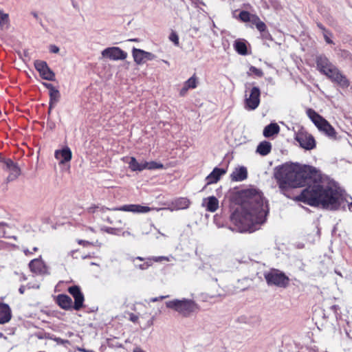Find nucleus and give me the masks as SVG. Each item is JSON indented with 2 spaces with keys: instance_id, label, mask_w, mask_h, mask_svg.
Here are the masks:
<instances>
[{
  "instance_id": "obj_22",
  "label": "nucleus",
  "mask_w": 352,
  "mask_h": 352,
  "mask_svg": "<svg viewBox=\"0 0 352 352\" xmlns=\"http://www.w3.org/2000/svg\"><path fill=\"white\" fill-rule=\"evenodd\" d=\"M56 302L58 305L65 310L73 309V302L72 298L67 294H58L56 296Z\"/></svg>"
},
{
  "instance_id": "obj_59",
  "label": "nucleus",
  "mask_w": 352,
  "mask_h": 352,
  "mask_svg": "<svg viewBox=\"0 0 352 352\" xmlns=\"http://www.w3.org/2000/svg\"><path fill=\"white\" fill-rule=\"evenodd\" d=\"M298 248H303V245H298Z\"/></svg>"
},
{
  "instance_id": "obj_37",
  "label": "nucleus",
  "mask_w": 352,
  "mask_h": 352,
  "mask_svg": "<svg viewBox=\"0 0 352 352\" xmlns=\"http://www.w3.org/2000/svg\"><path fill=\"white\" fill-rule=\"evenodd\" d=\"M45 338L54 340V342H56L58 344H65L69 342V341L67 340H63V339H62L60 338H58V337H56V336H50V334H48L47 336H45Z\"/></svg>"
},
{
  "instance_id": "obj_41",
  "label": "nucleus",
  "mask_w": 352,
  "mask_h": 352,
  "mask_svg": "<svg viewBox=\"0 0 352 352\" xmlns=\"http://www.w3.org/2000/svg\"><path fill=\"white\" fill-rule=\"evenodd\" d=\"M190 89V87H187L186 84L184 82L183 87L180 89L179 95L181 96H184L187 94L188 89Z\"/></svg>"
},
{
  "instance_id": "obj_63",
  "label": "nucleus",
  "mask_w": 352,
  "mask_h": 352,
  "mask_svg": "<svg viewBox=\"0 0 352 352\" xmlns=\"http://www.w3.org/2000/svg\"><path fill=\"white\" fill-rule=\"evenodd\" d=\"M79 242L82 243V242H85V241H80Z\"/></svg>"
},
{
  "instance_id": "obj_61",
  "label": "nucleus",
  "mask_w": 352,
  "mask_h": 352,
  "mask_svg": "<svg viewBox=\"0 0 352 352\" xmlns=\"http://www.w3.org/2000/svg\"><path fill=\"white\" fill-rule=\"evenodd\" d=\"M87 257V256H82L83 258H86Z\"/></svg>"
},
{
  "instance_id": "obj_8",
  "label": "nucleus",
  "mask_w": 352,
  "mask_h": 352,
  "mask_svg": "<svg viewBox=\"0 0 352 352\" xmlns=\"http://www.w3.org/2000/svg\"><path fill=\"white\" fill-rule=\"evenodd\" d=\"M261 91L257 87L247 89L245 93V109L248 111L256 109L260 104Z\"/></svg>"
},
{
  "instance_id": "obj_31",
  "label": "nucleus",
  "mask_w": 352,
  "mask_h": 352,
  "mask_svg": "<svg viewBox=\"0 0 352 352\" xmlns=\"http://www.w3.org/2000/svg\"><path fill=\"white\" fill-rule=\"evenodd\" d=\"M7 229H10L8 224L5 222H0V235L5 239H13L14 240H16L17 239L16 236L7 233Z\"/></svg>"
},
{
  "instance_id": "obj_19",
  "label": "nucleus",
  "mask_w": 352,
  "mask_h": 352,
  "mask_svg": "<svg viewBox=\"0 0 352 352\" xmlns=\"http://www.w3.org/2000/svg\"><path fill=\"white\" fill-rule=\"evenodd\" d=\"M316 68L322 74L324 75L325 73L333 65L330 60L324 55H319L316 58Z\"/></svg>"
},
{
  "instance_id": "obj_48",
  "label": "nucleus",
  "mask_w": 352,
  "mask_h": 352,
  "mask_svg": "<svg viewBox=\"0 0 352 352\" xmlns=\"http://www.w3.org/2000/svg\"><path fill=\"white\" fill-rule=\"evenodd\" d=\"M27 287L28 289H31V288H36V289H38L39 288V285H32L31 283H28L27 285Z\"/></svg>"
},
{
  "instance_id": "obj_25",
  "label": "nucleus",
  "mask_w": 352,
  "mask_h": 352,
  "mask_svg": "<svg viewBox=\"0 0 352 352\" xmlns=\"http://www.w3.org/2000/svg\"><path fill=\"white\" fill-rule=\"evenodd\" d=\"M152 261L155 262H160L162 261H169V259L166 256H153L152 258H146V261L143 263L138 264L135 263L134 265L135 267L139 268L140 270H144L152 265Z\"/></svg>"
},
{
  "instance_id": "obj_34",
  "label": "nucleus",
  "mask_w": 352,
  "mask_h": 352,
  "mask_svg": "<svg viewBox=\"0 0 352 352\" xmlns=\"http://www.w3.org/2000/svg\"><path fill=\"white\" fill-rule=\"evenodd\" d=\"M185 83L186 86L190 87V89H195L198 84V78L195 74L191 76L189 79H188Z\"/></svg>"
},
{
  "instance_id": "obj_28",
  "label": "nucleus",
  "mask_w": 352,
  "mask_h": 352,
  "mask_svg": "<svg viewBox=\"0 0 352 352\" xmlns=\"http://www.w3.org/2000/svg\"><path fill=\"white\" fill-rule=\"evenodd\" d=\"M272 150V144L267 141L261 142L256 148V153L262 156H265L270 153Z\"/></svg>"
},
{
  "instance_id": "obj_17",
  "label": "nucleus",
  "mask_w": 352,
  "mask_h": 352,
  "mask_svg": "<svg viewBox=\"0 0 352 352\" xmlns=\"http://www.w3.org/2000/svg\"><path fill=\"white\" fill-rule=\"evenodd\" d=\"M30 270L39 275L49 274L47 267L45 263L41 260V257L32 260L29 263Z\"/></svg>"
},
{
  "instance_id": "obj_36",
  "label": "nucleus",
  "mask_w": 352,
  "mask_h": 352,
  "mask_svg": "<svg viewBox=\"0 0 352 352\" xmlns=\"http://www.w3.org/2000/svg\"><path fill=\"white\" fill-rule=\"evenodd\" d=\"M116 216V214H111L110 216H107L105 220L110 223L121 224V220L118 219Z\"/></svg>"
},
{
  "instance_id": "obj_29",
  "label": "nucleus",
  "mask_w": 352,
  "mask_h": 352,
  "mask_svg": "<svg viewBox=\"0 0 352 352\" xmlns=\"http://www.w3.org/2000/svg\"><path fill=\"white\" fill-rule=\"evenodd\" d=\"M279 131V126L276 123H271L264 128L263 135L267 138L271 137L278 133Z\"/></svg>"
},
{
  "instance_id": "obj_26",
  "label": "nucleus",
  "mask_w": 352,
  "mask_h": 352,
  "mask_svg": "<svg viewBox=\"0 0 352 352\" xmlns=\"http://www.w3.org/2000/svg\"><path fill=\"white\" fill-rule=\"evenodd\" d=\"M11 318L10 307L6 304H0V324L8 322Z\"/></svg>"
},
{
  "instance_id": "obj_24",
  "label": "nucleus",
  "mask_w": 352,
  "mask_h": 352,
  "mask_svg": "<svg viewBox=\"0 0 352 352\" xmlns=\"http://www.w3.org/2000/svg\"><path fill=\"white\" fill-rule=\"evenodd\" d=\"M247 177V168L243 166L235 168L230 175L231 179L235 182L243 181Z\"/></svg>"
},
{
  "instance_id": "obj_23",
  "label": "nucleus",
  "mask_w": 352,
  "mask_h": 352,
  "mask_svg": "<svg viewBox=\"0 0 352 352\" xmlns=\"http://www.w3.org/2000/svg\"><path fill=\"white\" fill-rule=\"evenodd\" d=\"M202 205L207 211L214 212L219 208V201L214 196H210L204 199Z\"/></svg>"
},
{
  "instance_id": "obj_30",
  "label": "nucleus",
  "mask_w": 352,
  "mask_h": 352,
  "mask_svg": "<svg viewBox=\"0 0 352 352\" xmlns=\"http://www.w3.org/2000/svg\"><path fill=\"white\" fill-rule=\"evenodd\" d=\"M129 167L132 171H142L145 169L144 162L139 163L134 157H131L128 162Z\"/></svg>"
},
{
  "instance_id": "obj_62",
  "label": "nucleus",
  "mask_w": 352,
  "mask_h": 352,
  "mask_svg": "<svg viewBox=\"0 0 352 352\" xmlns=\"http://www.w3.org/2000/svg\"><path fill=\"white\" fill-rule=\"evenodd\" d=\"M0 336H1V337H2V336H3V333H0Z\"/></svg>"
},
{
  "instance_id": "obj_57",
  "label": "nucleus",
  "mask_w": 352,
  "mask_h": 352,
  "mask_svg": "<svg viewBox=\"0 0 352 352\" xmlns=\"http://www.w3.org/2000/svg\"><path fill=\"white\" fill-rule=\"evenodd\" d=\"M37 250H38V248H37L36 247H33V248H32V250H33L34 252L37 251Z\"/></svg>"
},
{
  "instance_id": "obj_32",
  "label": "nucleus",
  "mask_w": 352,
  "mask_h": 352,
  "mask_svg": "<svg viewBox=\"0 0 352 352\" xmlns=\"http://www.w3.org/2000/svg\"><path fill=\"white\" fill-rule=\"evenodd\" d=\"M50 107L51 109L52 105H54L58 101V99L60 98V94L58 90H57L56 89L51 90L50 91Z\"/></svg>"
},
{
  "instance_id": "obj_52",
  "label": "nucleus",
  "mask_w": 352,
  "mask_h": 352,
  "mask_svg": "<svg viewBox=\"0 0 352 352\" xmlns=\"http://www.w3.org/2000/svg\"><path fill=\"white\" fill-rule=\"evenodd\" d=\"M331 309L334 311V313L336 314L337 310L339 309V307L338 305H332L331 307Z\"/></svg>"
},
{
  "instance_id": "obj_7",
  "label": "nucleus",
  "mask_w": 352,
  "mask_h": 352,
  "mask_svg": "<svg viewBox=\"0 0 352 352\" xmlns=\"http://www.w3.org/2000/svg\"><path fill=\"white\" fill-rule=\"evenodd\" d=\"M263 276L268 286L286 288L289 285V278L278 269L272 268L265 272Z\"/></svg>"
},
{
  "instance_id": "obj_50",
  "label": "nucleus",
  "mask_w": 352,
  "mask_h": 352,
  "mask_svg": "<svg viewBox=\"0 0 352 352\" xmlns=\"http://www.w3.org/2000/svg\"><path fill=\"white\" fill-rule=\"evenodd\" d=\"M23 252H24V254H25V255H27V256H28V255L32 254V253H33L32 252L30 251V250H29V249H28V248H24V249H23Z\"/></svg>"
},
{
  "instance_id": "obj_47",
  "label": "nucleus",
  "mask_w": 352,
  "mask_h": 352,
  "mask_svg": "<svg viewBox=\"0 0 352 352\" xmlns=\"http://www.w3.org/2000/svg\"><path fill=\"white\" fill-rule=\"evenodd\" d=\"M43 85L47 88L49 89V91H50L52 89H55L56 88L50 83H46V82H44L43 83Z\"/></svg>"
},
{
  "instance_id": "obj_9",
  "label": "nucleus",
  "mask_w": 352,
  "mask_h": 352,
  "mask_svg": "<svg viewBox=\"0 0 352 352\" xmlns=\"http://www.w3.org/2000/svg\"><path fill=\"white\" fill-rule=\"evenodd\" d=\"M237 19L243 23H251L260 32H263L267 29V25L257 14H252L248 11H241Z\"/></svg>"
},
{
  "instance_id": "obj_46",
  "label": "nucleus",
  "mask_w": 352,
  "mask_h": 352,
  "mask_svg": "<svg viewBox=\"0 0 352 352\" xmlns=\"http://www.w3.org/2000/svg\"><path fill=\"white\" fill-rule=\"evenodd\" d=\"M130 320L133 322H136L138 320V316L133 314H131L130 315Z\"/></svg>"
},
{
  "instance_id": "obj_49",
  "label": "nucleus",
  "mask_w": 352,
  "mask_h": 352,
  "mask_svg": "<svg viewBox=\"0 0 352 352\" xmlns=\"http://www.w3.org/2000/svg\"><path fill=\"white\" fill-rule=\"evenodd\" d=\"M318 27L322 31V32H327L328 31L326 30V28L321 24V23H318L317 24Z\"/></svg>"
},
{
  "instance_id": "obj_12",
  "label": "nucleus",
  "mask_w": 352,
  "mask_h": 352,
  "mask_svg": "<svg viewBox=\"0 0 352 352\" xmlns=\"http://www.w3.org/2000/svg\"><path fill=\"white\" fill-rule=\"evenodd\" d=\"M102 58H107L112 60H123L127 57V53L118 47H109L102 51Z\"/></svg>"
},
{
  "instance_id": "obj_38",
  "label": "nucleus",
  "mask_w": 352,
  "mask_h": 352,
  "mask_svg": "<svg viewBox=\"0 0 352 352\" xmlns=\"http://www.w3.org/2000/svg\"><path fill=\"white\" fill-rule=\"evenodd\" d=\"M250 72L258 77H261L263 76V71L261 69H258L254 66H251L250 67Z\"/></svg>"
},
{
  "instance_id": "obj_13",
  "label": "nucleus",
  "mask_w": 352,
  "mask_h": 352,
  "mask_svg": "<svg viewBox=\"0 0 352 352\" xmlns=\"http://www.w3.org/2000/svg\"><path fill=\"white\" fill-rule=\"evenodd\" d=\"M68 292L74 299L73 309L79 311L84 307L85 296L78 285H72L68 288Z\"/></svg>"
},
{
  "instance_id": "obj_40",
  "label": "nucleus",
  "mask_w": 352,
  "mask_h": 352,
  "mask_svg": "<svg viewBox=\"0 0 352 352\" xmlns=\"http://www.w3.org/2000/svg\"><path fill=\"white\" fill-rule=\"evenodd\" d=\"M261 37L263 38L267 39V40H272V37L271 34H270V32H268L267 28L264 32H261Z\"/></svg>"
},
{
  "instance_id": "obj_10",
  "label": "nucleus",
  "mask_w": 352,
  "mask_h": 352,
  "mask_svg": "<svg viewBox=\"0 0 352 352\" xmlns=\"http://www.w3.org/2000/svg\"><path fill=\"white\" fill-rule=\"evenodd\" d=\"M294 139L305 150L310 151L316 148V142L314 136L304 129H300L296 133Z\"/></svg>"
},
{
  "instance_id": "obj_43",
  "label": "nucleus",
  "mask_w": 352,
  "mask_h": 352,
  "mask_svg": "<svg viewBox=\"0 0 352 352\" xmlns=\"http://www.w3.org/2000/svg\"><path fill=\"white\" fill-rule=\"evenodd\" d=\"M323 36H324V38L325 40V41L329 43V44H332L333 43V41L330 38V36H331V33L329 32V31L327 32H324L323 34Z\"/></svg>"
},
{
  "instance_id": "obj_55",
  "label": "nucleus",
  "mask_w": 352,
  "mask_h": 352,
  "mask_svg": "<svg viewBox=\"0 0 352 352\" xmlns=\"http://www.w3.org/2000/svg\"><path fill=\"white\" fill-rule=\"evenodd\" d=\"M153 319H151V320H148V322H147V324H148V326H151V325H153Z\"/></svg>"
},
{
  "instance_id": "obj_11",
  "label": "nucleus",
  "mask_w": 352,
  "mask_h": 352,
  "mask_svg": "<svg viewBox=\"0 0 352 352\" xmlns=\"http://www.w3.org/2000/svg\"><path fill=\"white\" fill-rule=\"evenodd\" d=\"M324 76L331 80V82L336 83L342 88H347L350 85L349 80L346 76L334 65L328 69Z\"/></svg>"
},
{
  "instance_id": "obj_14",
  "label": "nucleus",
  "mask_w": 352,
  "mask_h": 352,
  "mask_svg": "<svg viewBox=\"0 0 352 352\" xmlns=\"http://www.w3.org/2000/svg\"><path fill=\"white\" fill-rule=\"evenodd\" d=\"M1 162L4 164L3 169L9 172L7 177L8 182L15 180L21 174V170L18 165L10 159H2Z\"/></svg>"
},
{
  "instance_id": "obj_58",
  "label": "nucleus",
  "mask_w": 352,
  "mask_h": 352,
  "mask_svg": "<svg viewBox=\"0 0 352 352\" xmlns=\"http://www.w3.org/2000/svg\"><path fill=\"white\" fill-rule=\"evenodd\" d=\"M84 245H91V243H82Z\"/></svg>"
},
{
  "instance_id": "obj_1",
  "label": "nucleus",
  "mask_w": 352,
  "mask_h": 352,
  "mask_svg": "<svg viewBox=\"0 0 352 352\" xmlns=\"http://www.w3.org/2000/svg\"><path fill=\"white\" fill-rule=\"evenodd\" d=\"M240 206L231 215V221L239 232H253L265 223L269 212L267 200L262 192L256 188L241 190L234 195Z\"/></svg>"
},
{
  "instance_id": "obj_56",
  "label": "nucleus",
  "mask_w": 352,
  "mask_h": 352,
  "mask_svg": "<svg viewBox=\"0 0 352 352\" xmlns=\"http://www.w3.org/2000/svg\"><path fill=\"white\" fill-rule=\"evenodd\" d=\"M128 41H129L137 42V41H138V38H131V39H129Z\"/></svg>"
},
{
  "instance_id": "obj_16",
  "label": "nucleus",
  "mask_w": 352,
  "mask_h": 352,
  "mask_svg": "<svg viewBox=\"0 0 352 352\" xmlns=\"http://www.w3.org/2000/svg\"><path fill=\"white\" fill-rule=\"evenodd\" d=\"M34 67L43 79L47 80H54L55 74L50 69L46 62L38 60H36L34 62Z\"/></svg>"
},
{
  "instance_id": "obj_20",
  "label": "nucleus",
  "mask_w": 352,
  "mask_h": 352,
  "mask_svg": "<svg viewBox=\"0 0 352 352\" xmlns=\"http://www.w3.org/2000/svg\"><path fill=\"white\" fill-rule=\"evenodd\" d=\"M54 157L59 161V164H64L72 160V153L70 148L65 146L63 149L55 151Z\"/></svg>"
},
{
  "instance_id": "obj_4",
  "label": "nucleus",
  "mask_w": 352,
  "mask_h": 352,
  "mask_svg": "<svg viewBox=\"0 0 352 352\" xmlns=\"http://www.w3.org/2000/svg\"><path fill=\"white\" fill-rule=\"evenodd\" d=\"M166 307L182 316L188 318L199 310V305L192 299L183 298L173 299L165 302Z\"/></svg>"
},
{
  "instance_id": "obj_44",
  "label": "nucleus",
  "mask_w": 352,
  "mask_h": 352,
  "mask_svg": "<svg viewBox=\"0 0 352 352\" xmlns=\"http://www.w3.org/2000/svg\"><path fill=\"white\" fill-rule=\"evenodd\" d=\"M168 297V296H158V297L151 298L150 299V302H157V301L162 300L163 299H165V298H166Z\"/></svg>"
},
{
  "instance_id": "obj_54",
  "label": "nucleus",
  "mask_w": 352,
  "mask_h": 352,
  "mask_svg": "<svg viewBox=\"0 0 352 352\" xmlns=\"http://www.w3.org/2000/svg\"><path fill=\"white\" fill-rule=\"evenodd\" d=\"M136 260H139L140 261H144V258H142V257H140V256H138V257L135 258V259L133 261L135 262Z\"/></svg>"
},
{
  "instance_id": "obj_18",
  "label": "nucleus",
  "mask_w": 352,
  "mask_h": 352,
  "mask_svg": "<svg viewBox=\"0 0 352 352\" xmlns=\"http://www.w3.org/2000/svg\"><path fill=\"white\" fill-rule=\"evenodd\" d=\"M190 203V201L186 197H178L168 203L166 209L170 211L187 209Z\"/></svg>"
},
{
  "instance_id": "obj_27",
  "label": "nucleus",
  "mask_w": 352,
  "mask_h": 352,
  "mask_svg": "<svg viewBox=\"0 0 352 352\" xmlns=\"http://www.w3.org/2000/svg\"><path fill=\"white\" fill-rule=\"evenodd\" d=\"M233 47L238 54L241 55H246L248 54L247 42L244 39H236Z\"/></svg>"
},
{
  "instance_id": "obj_15",
  "label": "nucleus",
  "mask_w": 352,
  "mask_h": 352,
  "mask_svg": "<svg viewBox=\"0 0 352 352\" xmlns=\"http://www.w3.org/2000/svg\"><path fill=\"white\" fill-rule=\"evenodd\" d=\"M132 56L137 65H143L146 61L153 60L156 58L153 54L135 47L132 50Z\"/></svg>"
},
{
  "instance_id": "obj_33",
  "label": "nucleus",
  "mask_w": 352,
  "mask_h": 352,
  "mask_svg": "<svg viewBox=\"0 0 352 352\" xmlns=\"http://www.w3.org/2000/svg\"><path fill=\"white\" fill-rule=\"evenodd\" d=\"M144 165L145 166V169H160L163 168V164L161 163H157L154 161H151L149 162H144Z\"/></svg>"
},
{
  "instance_id": "obj_2",
  "label": "nucleus",
  "mask_w": 352,
  "mask_h": 352,
  "mask_svg": "<svg viewBox=\"0 0 352 352\" xmlns=\"http://www.w3.org/2000/svg\"><path fill=\"white\" fill-rule=\"evenodd\" d=\"M334 182H323L312 188L305 190L300 200L311 206H322L329 210L345 209L347 204L349 210L352 211V201Z\"/></svg>"
},
{
  "instance_id": "obj_5",
  "label": "nucleus",
  "mask_w": 352,
  "mask_h": 352,
  "mask_svg": "<svg viewBox=\"0 0 352 352\" xmlns=\"http://www.w3.org/2000/svg\"><path fill=\"white\" fill-rule=\"evenodd\" d=\"M153 210V208L146 206H142L140 204H126L113 209H110L104 206H92L87 208V212L90 214H94L96 216H100L109 210H120L131 212L133 213H147Z\"/></svg>"
},
{
  "instance_id": "obj_60",
  "label": "nucleus",
  "mask_w": 352,
  "mask_h": 352,
  "mask_svg": "<svg viewBox=\"0 0 352 352\" xmlns=\"http://www.w3.org/2000/svg\"><path fill=\"white\" fill-rule=\"evenodd\" d=\"M163 61L165 63V64H167V65H168V64H169V63H168V61H166V60H163Z\"/></svg>"
},
{
  "instance_id": "obj_53",
  "label": "nucleus",
  "mask_w": 352,
  "mask_h": 352,
  "mask_svg": "<svg viewBox=\"0 0 352 352\" xmlns=\"http://www.w3.org/2000/svg\"><path fill=\"white\" fill-rule=\"evenodd\" d=\"M133 352H145L140 347H136L133 349Z\"/></svg>"
},
{
  "instance_id": "obj_45",
  "label": "nucleus",
  "mask_w": 352,
  "mask_h": 352,
  "mask_svg": "<svg viewBox=\"0 0 352 352\" xmlns=\"http://www.w3.org/2000/svg\"><path fill=\"white\" fill-rule=\"evenodd\" d=\"M50 52L51 53L56 54L59 52V47L55 45H51L50 46Z\"/></svg>"
},
{
  "instance_id": "obj_42",
  "label": "nucleus",
  "mask_w": 352,
  "mask_h": 352,
  "mask_svg": "<svg viewBox=\"0 0 352 352\" xmlns=\"http://www.w3.org/2000/svg\"><path fill=\"white\" fill-rule=\"evenodd\" d=\"M190 89V87H187L186 84L184 82L183 87L180 89L179 95L181 96H184L187 94L188 89Z\"/></svg>"
},
{
  "instance_id": "obj_39",
  "label": "nucleus",
  "mask_w": 352,
  "mask_h": 352,
  "mask_svg": "<svg viewBox=\"0 0 352 352\" xmlns=\"http://www.w3.org/2000/svg\"><path fill=\"white\" fill-rule=\"evenodd\" d=\"M169 40L172 41L176 46H178L179 44V36L175 32H172L169 35Z\"/></svg>"
},
{
  "instance_id": "obj_3",
  "label": "nucleus",
  "mask_w": 352,
  "mask_h": 352,
  "mask_svg": "<svg viewBox=\"0 0 352 352\" xmlns=\"http://www.w3.org/2000/svg\"><path fill=\"white\" fill-rule=\"evenodd\" d=\"M276 178L278 180L279 188L282 190L287 187L298 188L308 186L296 197V199L300 201H301L299 198L305 190L312 188L316 185L321 184L323 182H329L324 180L318 182L316 174L314 173L313 169L310 166H301L298 164L283 166L276 174Z\"/></svg>"
},
{
  "instance_id": "obj_6",
  "label": "nucleus",
  "mask_w": 352,
  "mask_h": 352,
  "mask_svg": "<svg viewBox=\"0 0 352 352\" xmlns=\"http://www.w3.org/2000/svg\"><path fill=\"white\" fill-rule=\"evenodd\" d=\"M306 113L318 129L331 138H336V132L330 123L312 109H308Z\"/></svg>"
},
{
  "instance_id": "obj_21",
  "label": "nucleus",
  "mask_w": 352,
  "mask_h": 352,
  "mask_svg": "<svg viewBox=\"0 0 352 352\" xmlns=\"http://www.w3.org/2000/svg\"><path fill=\"white\" fill-rule=\"evenodd\" d=\"M226 171L223 168H214L213 170L206 177V186L218 182Z\"/></svg>"
},
{
  "instance_id": "obj_35",
  "label": "nucleus",
  "mask_w": 352,
  "mask_h": 352,
  "mask_svg": "<svg viewBox=\"0 0 352 352\" xmlns=\"http://www.w3.org/2000/svg\"><path fill=\"white\" fill-rule=\"evenodd\" d=\"M0 25L1 28H7L8 25V14L0 10Z\"/></svg>"
},
{
  "instance_id": "obj_51",
  "label": "nucleus",
  "mask_w": 352,
  "mask_h": 352,
  "mask_svg": "<svg viewBox=\"0 0 352 352\" xmlns=\"http://www.w3.org/2000/svg\"><path fill=\"white\" fill-rule=\"evenodd\" d=\"M25 291V287L23 286V285H21L19 289V292L21 294H23L24 292Z\"/></svg>"
}]
</instances>
